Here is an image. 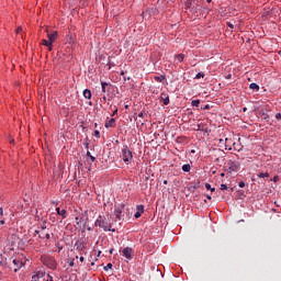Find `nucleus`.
Segmentation results:
<instances>
[{"label":"nucleus","mask_w":281,"mask_h":281,"mask_svg":"<svg viewBox=\"0 0 281 281\" xmlns=\"http://www.w3.org/2000/svg\"><path fill=\"white\" fill-rule=\"evenodd\" d=\"M221 190H227V184H221Z\"/></svg>","instance_id":"e433bc0d"},{"label":"nucleus","mask_w":281,"mask_h":281,"mask_svg":"<svg viewBox=\"0 0 281 281\" xmlns=\"http://www.w3.org/2000/svg\"><path fill=\"white\" fill-rule=\"evenodd\" d=\"M136 213H135V218H139L142 214H144V205L139 204L136 206Z\"/></svg>","instance_id":"6e6552de"},{"label":"nucleus","mask_w":281,"mask_h":281,"mask_svg":"<svg viewBox=\"0 0 281 281\" xmlns=\"http://www.w3.org/2000/svg\"><path fill=\"white\" fill-rule=\"evenodd\" d=\"M123 257L126 258L127 260H133V248L126 247L123 248L122 250Z\"/></svg>","instance_id":"39448f33"},{"label":"nucleus","mask_w":281,"mask_h":281,"mask_svg":"<svg viewBox=\"0 0 281 281\" xmlns=\"http://www.w3.org/2000/svg\"><path fill=\"white\" fill-rule=\"evenodd\" d=\"M16 34H20V32H23V27L19 26L16 30H15Z\"/></svg>","instance_id":"2f4dec72"},{"label":"nucleus","mask_w":281,"mask_h":281,"mask_svg":"<svg viewBox=\"0 0 281 281\" xmlns=\"http://www.w3.org/2000/svg\"><path fill=\"white\" fill-rule=\"evenodd\" d=\"M31 281H43V280H38V279H32Z\"/></svg>","instance_id":"8fccbe9b"},{"label":"nucleus","mask_w":281,"mask_h":281,"mask_svg":"<svg viewBox=\"0 0 281 281\" xmlns=\"http://www.w3.org/2000/svg\"><path fill=\"white\" fill-rule=\"evenodd\" d=\"M201 78H205V75L203 72H199L195 75V80H199Z\"/></svg>","instance_id":"bb28decb"},{"label":"nucleus","mask_w":281,"mask_h":281,"mask_svg":"<svg viewBox=\"0 0 281 281\" xmlns=\"http://www.w3.org/2000/svg\"><path fill=\"white\" fill-rule=\"evenodd\" d=\"M94 136L98 137V138H100V131H98V130L94 131Z\"/></svg>","instance_id":"72a5a7b5"},{"label":"nucleus","mask_w":281,"mask_h":281,"mask_svg":"<svg viewBox=\"0 0 281 281\" xmlns=\"http://www.w3.org/2000/svg\"><path fill=\"white\" fill-rule=\"evenodd\" d=\"M249 89H256L257 91H260V86L258 83H250Z\"/></svg>","instance_id":"5701e85b"},{"label":"nucleus","mask_w":281,"mask_h":281,"mask_svg":"<svg viewBox=\"0 0 281 281\" xmlns=\"http://www.w3.org/2000/svg\"><path fill=\"white\" fill-rule=\"evenodd\" d=\"M257 177L258 179H267L269 178V172H259Z\"/></svg>","instance_id":"6ab92c4d"},{"label":"nucleus","mask_w":281,"mask_h":281,"mask_svg":"<svg viewBox=\"0 0 281 281\" xmlns=\"http://www.w3.org/2000/svg\"><path fill=\"white\" fill-rule=\"evenodd\" d=\"M238 186H239V188H245V182H244V181H240V182L238 183Z\"/></svg>","instance_id":"c9c22d12"},{"label":"nucleus","mask_w":281,"mask_h":281,"mask_svg":"<svg viewBox=\"0 0 281 281\" xmlns=\"http://www.w3.org/2000/svg\"><path fill=\"white\" fill-rule=\"evenodd\" d=\"M126 216H127V218H131V213H127Z\"/></svg>","instance_id":"09e8293b"},{"label":"nucleus","mask_w":281,"mask_h":281,"mask_svg":"<svg viewBox=\"0 0 281 281\" xmlns=\"http://www.w3.org/2000/svg\"><path fill=\"white\" fill-rule=\"evenodd\" d=\"M221 177H225V173H221Z\"/></svg>","instance_id":"13d9d810"},{"label":"nucleus","mask_w":281,"mask_h":281,"mask_svg":"<svg viewBox=\"0 0 281 281\" xmlns=\"http://www.w3.org/2000/svg\"><path fill=\"white\" fill-rule=\"evenodd\" d=\"M207 1V3H211L212 2V0H206Z\"/></svg>","instance_id":"6e6d98bb"},{"label":"nucleus","mask_w":281,"mask_h":281,"mask_svg":"<svg viewBox=\"0 0 281 281\" xmlns=\"http://www.w3.org/2000/svg\"><path fill=\"white\" fill-rule=\"evenodd\" d=\"M110 254H113V248L110 249Z\"/></svg>","instance_id":"864d4df0"},{"label":"nucleus","mask_w":281,"mask_h":281,"mask_svg":"<svg viewBox=\"0 0 281 281\" xmlns=\"http://www.w3.org/2000/svg\"><path fill=\"white\" fill-rule=\"evenodd\" d=\"M276 120H281V113L276 114Z\"/></svg>","instance_id":"4c0bfd02"},{"label":"nucleus","mask_w":281,"mask_h":281,"mask_svg":"<svg viewBox=\"0 0 281 281\" xmlns=\"http://www.w3.org/2000/svg\"><path fill=\"white\" fill-rule=\"evenodd\" d=\"M75 221H76L77 225H87V217H85V216H82V217L77 216L75 218Z\"/></svg>","instance_id":"9b49d317"},{"label":"nucleus","mask_w":281,"mask_h":281,"mask_svg":"<svg viewBox=\"0 0 281 281\" xmlns=\"http://www.w3.org/2000/svg\"><path fill=\"white\" fill-rule=\"evenodd\" d=\"M243 111H244V112L247 111V108H244Z\"/></svg>","instance_id":"4d7b16f0"},{"label":"nucleus","mask_w":281,"mask_h":281,"mask_svg":"<svg viewBox=\"0 0 281 281\" xmlns=\"http://www.w3.org/2000/svg\"><path fill=\"white\" fill-rule=\"evenodd\" d=\"M206 199H209V201H212V195H206Z\"/></svg>","instance_id":"37998d69"},{"label":"nucleus","mask_w":281,"mask_h":281,"mask_svg":"<svg viewBox=\"0 0 281 281\" xmlns=\"http://www.w3.org/2000/svg\"><path fill=\"white\" fill-rule=\"evenodd\" d=\"M45 229H47V225H45V223H43L41 225V229L40 231H35V232H36V234H41V233L45 232Z\"/></svg>","instance_id":"4be33fe9"},{"label":"nucleus","mask_w":281,"mask_h":281,"mask_svg":"<svg viewBox=\"0 0 281 281\" xmlns=\"http://www.w3.org/2000/svg\"><path fill=\"white\" fill-rule=\"evenodd\" d=\"M138 117H144V113L140 112V113L138 114Z\"/></svg>","instance_id":"c03bdc74"},{"label":"nucleus","mask_w":281,"mask_h":281,"mask_svg":"<svg viewBox=\"0 0 281 281\" xmlns=\"http://www.w3.org/2000/svg\"><path fill=\"white\" fill-rule=\"evenodd\" d=\"M44 280H45V281H53V280H52V277H50L49 274H47V273H45Z\"/></svg>","instance_id":"7c9ffc66"},{"label":"nucleus","mask_w":281,"mask_h":281,"mask_svg":"<svg viewBox=\"0 0 281 281\" xmlns=\"http://www.w3.org/2000/svg\"><path fill=\"white\" fill-rule=\"evenodd\" d=\"M42 45H44V47H47L48 52H52L54 47V44L49 40H43Z\"/></svg>","instance_id":"1a4fd4ad"},{"label":"nucleus","mask_w":281,"mask_h":281,"mask_svg":"<svg viewBox=\"0 0 281 281\" xmlns=\"http://www.w3.org/2000/svg\"><path fill=\"white\" fill-rule=\"evenodd\" d=\"M239 164L234 161V160H228L226 162V169L228 170V172H236L239 168Z\"/></svg>","instance_id":"20e7f679"},{"label":"nucleus","mask_w":281,"mask_h":281,"mask_svg":"<svg viewBox=\"0 0 281 281\" xmlns=\"http://www.w3.org/2000/svg\"><path fill=\"white\" fill-rule=\"evenodd\" d=\"M124 78V80H126V77H123Z\"/></svg>","instance_id":"e2e57ef3"},{"label":"nucleus","mask_w":281,"mask_h":281,"mask_svg":"<svg viewBox=\"0 0 281 281\" xmlns=\"http://www.w3.org/2000/svg\"><path fill=\"white\" fill-rule=\"evenodd\" d=\"M126 206L124 204H119L114 209V215L116 216L117 221H122L124 218V211Z\"/></svg>","instance_id":"7ed1b4c3"},{"label":"nucleus","mask_w":281,"mask_h":281,"mask_svg":"<svg viewBox=\"0 0 281 281\" xmlns=\"http://www.w3.org/2000/svg\"><path fill=\"white\" fill-rule=\"evenodd\" d=\"M103 100H106V97H103Z\"/></svg>","instance_id":"052dcab7"},{"label":"nucleus","mask_w":281,"mask_h":281,"mask_svg":"<svg viewBox=\"0 0 281 281\" xmlns=\"http://www.w3.org/2000/svg\"><path fill=\"white\" fill-rule=\"evenodd\" d=\"M100 254H102V251H99V255H98V256H100Z\"/></svg>","instance_id":"680f3d73"},{"label":"nucleus","mask_w":281,"mask_h":281,"mask_svg":"<svg viewBox=\"0 0 281 281\" xmlns=\"http://www.w3.org/2000/svg\"><path fill=\"white\" fill-rule=\"evenodd\" d=\"M85 216H87V211L83 212Z\"/></svg>","instance_id":"bf43d9fd"},{"label":"nucleus","mask_w":281,"mask_h":281,"mask_svg":"<svg viewBox=\"0 0 281 281\" xmlns=\"http://www.w3.org/2000/svg\"><path fill=\"white\" fill-rule=\"evenodd\" d=\"M270 181H273V183H278V181H280V177L274 176L273 179H270Z\"/></svg>","instance_id":"c756f323"},{"label":"nucleus","mask_w":281,"mask_h":281,"mask_svg":"<svg viewBox=\"0 0 281 281\" xmlns=\"http://www.w3.org/2000/svg\"><path fill=\"white\" fill-rule=\"evenodd\" d=\"M0 216H3V207H0Z\"/></svg>","instance_id":"58836bf2"},{"label":"nucleus","mask_w":281,"mask_h":281,"mask_svg":"<svg viewBox=\"0 0 281 281\" xmlns=\"http://www.w3.org/2000/svg\"><path fill=\"white\" fill-rule=\"evenodd\" d=\"M164 186H168V180H164Z\"/></svg>","instance_id":"a18cd8bd"},{"label":"nucleus","mask_w":281,"mask_h":281,"mask_svg":"<svg viewBox=\"0 0 281 281\" xmlns=\"http://www.w3.org/2000/svg\"><path fill=\"white\" fill-rule=\"evenodd\" d=\"M115 113H117V110H114L113 115H115Z\"/></svg>","instance_id":"603ef678"},{"label":"nucleus","mask_w":281,"mask_h":281,"mask_svg":"<svg viewBox=\"0 0 281 281\" xmlns=\"http://www.w3.org/2000/svg\"><path fill=\"white\" fill-rule=\"evenodd\" d=\"M184 8L186 10H190V8H192V0H187L184 3Z\"/></svg>","instance_id":"412c9836"},{"label":"nucleus","mask_w":281,"mask_h":281,"mask_svg":"<svg viewBox=\"0 0 281 281\" xmlns=\"http://www.w3.org/2000/svg\"><path fill=\"white\" fill-rule=\"evenodd\" d=\"M184 58H186V55H183V54H178L175 56L176 63H183Z\"/></svg>","instance_id":"dca6fc26"},{"label":"nucleus","mask_w":281,"mask_h":281,"mask_svg":"<svg viewBox=\"0 0 281 281\" xmlns=\"http://www.w3.org/2000/svg\"><path fill=\"white\" fill-rule=\"evenodd\" d=\"M154 80H156V82H164V80H166V75L155 76Z\"/></svg>","instance_id":"a211bd4d"},{"label":"nucleus","mask_w":281,"mask_h":281,"mask_svg":"<svg viewBox=\"0 0 281 281\" xmlns=\"http://www.w3.org/2000/svg\"><path fill=\"white\" fill-rule=\"evenodd\" d=\"M94 127L98 128V123L94 124Z\"/></svg>","instance_id":"5fc2aeb1"},{"label":"nucleus","mask_w":281,"mask_h":281,"mask_svg":"<svg viewBox=\"0 0 281 281\" xmlns=\"http://www.w3.org/2000/svg\"><path fill=\"white\" fill-rule=\"evenodd\" d=\"M122 159L125 164L133 161V151H131L127 146L122 148Z\"/></svg>","instance_id":"f03ea898"},{"label":"nucleus","mask_w":281,"mask_h":281,"mask_svg":"<svg viewBox=\"0 0 281 281\" xmlns=\"http://www.w3.org/2000/svg\"><path fill=\"white\" fill-rule=\"evenodd\" d=\"M205 188L206 190H211V192H214L216 190L215 188H212L210 183H205Z\"/></svg>","instance_id":"cd10ccee"},{"label":"nucleus","mask_w":281,"mask_h":281,"mask_svg":"<svg viewBox=\"0 0 281 281\" xmlns=\"http://www.w3.org/2000/svg\"><path fill=\"white\" fill-rule=\"evenodd\" d=\"M103 269L104 271H109V269H113V263H108Z\"/></svg>","instance_id":"c85d7f7f"},{"label":"nucleus","mask_w":281,"mask_h":281,"mask_svg":"<svg viewBox=\"0 0 281 281\" xmlns=\"http://www.w3.org/2000/svg\"><path fill=\"white\" fill-rule=\"evenodd\" d=\"M87 157L90 159L91 162L95 161V157L91 155V151H87Z\"/></svg>","instance_id":"b1692460"},{"label":"nucleus","mask_w":281,"mask_h":281,"mask_svg":"<svg viewBox=\"0 0 281 281\" xmlns=\"http://www.w3.org/2000/svg\"><path fill=\"white\" fill-rule=\"evenodd\" d=\"M235 148V150H243V147L240 146V147H234Z\"/></svg>","instance_id":"ea45409f"},{"label":"nucleus","mask_w":281,"mask_h":281,"mask_svg":"<svg viewBox=\"0 0 281 281\" xmlns=\"http://www.w3.org/2000/svg\"><path fill=\"white\" fill-rule=\"evenodd\" d=\"M121 76H124V70L121 71Z\"/></svg>","instance_id":"3c124183"},{"label":"nucleus","mask_w":281,"mask_h":281,"mask_svg":"<svg viewBox=\"0 0 281 281\" xmlns=\"http://www.w3.org/2000/svg\"><path fill=\"white\" fill-rule=\"evenodd\" d=\"M226 78H227V80H229V78H232V75H227Z\"/></svg>","instance_id":"49530a36"},{"label":"nucleus","mask_w":281,"mask_h":281,"mask_svg":"<svg viewBox=\"0 0 281 281\" xmlns=\"http://www.w3.org/2000/svg\"><path fill=\"white\" fill-rule=\"evenodd\" d=\"M56 212L59 216H61L63 218H67V211L66 210H60V207H56Z\"/></svg>","instance_id":"4468645a"},{"label":"nucleus","mask_w":281,"mask_h":281,"mask_svg":"<svg viewBox=\"0 0 281 281\" xmlns=\"http://www.w3.org/2000/svg\"><path fill=\"white\" fill-rule=\"evenodd\" d=\"M47 38L54 44L56 38H58V32L54 31L53 33H47Z\"/></svg>","instance_id":"0eeeda50"},{"label":"nucleus","mask_w":281,"mask_h":281,"mask_svg":"<svg viewBox=\"0 0 281 281\" xmlns=\"http://www.w3.org/2000/svg\"><path fill=\"white\" fill-rule=\"evenodd\" d=\"M13 265L16 267L14 268V271L18 272L19 269H21V267H23V262H21V260H18V259H13Z\"/></svg>","instance_id":"f8f14e48"},{"label":"nucleus","mask_w":281,"mask_h":281,"mask_svg":"<svg viewBox=\"0 0 281 281\" xmlns=\"http://www.w3.org/2000/svg\"><path fill=\"white\" fill-rule=\"evenodd\" d=\"M32 280H43L45 281V270L37 271L33 277Z\"/></svg>","instance_id":"423d86ee"},{"label":"nucleus","mask_w":281,"mask_h":281,"mask_svg":"<svg viewBox=\"0 0 281 281\" xmlns=\"http://www.w3.org/2000/svg\"><path fill=\"white\" fill-rule=\"evenodd\" d=\"M83 98H86V100H91V90L85 89L83 90Z\"/></svg>","instance_id":"f3484780"},{"label":"nucleus","mask_w":281,"mask_h":281,"mask_svg":"<svg viewBox=\"0 0 281 281\" xmlns=\"http://www.w3.org/2000/svg\"><path fill=\"white\" fill-rule=\"evenodd\" d=\"M190 169H191V167L188 164L182 166L183 172H190Z\"/></svg>","instance_id":"393cba45"},{"label":"nucleus","mask_w":281,"mask_h":281,"mask_svg":"<svg viewBox=\"0 0 281 281\" xmlns=\"http://www.w3.org/2000/svg\"><path fill=\"white\" fill-rule=\"evenodd\" d=\"M160 99L165 105L170 104V98L166 97V93H161Z\"/></svg>","instance_id":"ddd939ff"},{"label":"nucleus","mask_w":281,"mask_h":281,"mask_svg":"<svg viewBox=\"0 0 281 281\" xmlns=\"http://www.w3.org/2000/svg\"><path fill=\"white\" fill-rule=\"evenodd\" d=\"M85 146H86V148H89V143H86Z\"/></svg>","instance_id":"de8ad7c7"},{"label":"nucleus","mask_w":281,"mask_h":281,"mask_svg":"<svg viewBox=\"0 0 281 281\" xmlns=\"http://www.w3.org/2000/svg\"><path fill=\"white\" fill-rule=\"evenodd\" d=\"M228 27H231V30H234V24L232 22H227Z\"/></svg>","instance_id":"f704fd0d"},{"label":"nucleus","mask_w":281,"mask_h":281,"mask_svg":"<svg viewBox=\"0 0 281 281\" xmlns=\"http://www.w3.org/2000/svg\"><path fill=\"white\" fill-rule=\"evenodd\" d=\"M113 126H115V119L105 122V128H113Z\"/></svg>","instance_id":"2eb2a0df"},{"label":"nucleus","mask_w":281,"mask_h":281,"mask_svg":"<svg viewBox=\"0 0 281 281\" xmlns=\"http://www.w3.org/2000/svg\"><path fill=\"white\" fill-rule=\"evenodd\" d=\"M42 236H44V238H46V240H49V239L52 238V236L49 235V232H46V233H45V231L41 233L40 238H41Z\"/></svg>","instance_id":"aec40b11"},{"label":"nucleus","mask_w":281,"mask_h":281,"mask_svg":"<svg viewBox=\"0 0 281 281\" xmlns=\"http://www.w3.org/2000/svg\"><path fill=\"white\" fill-rule=\"evenodd\" d=\"M0 225H5V221L1 220Z\"/></svg>","instance_id":"79ce46f5"},{"label":"nucleus","mask_w":281,"mask_h":281,"mask_svg":"<svg viewBox=\"0 0 281 281\" xmlns=\"http://www.w3.org/2000/svg\"><path fill=\"white\" fill-rule=\"evenodd\" d=\"M79 260H80V262H85V257L81 256V257L79 258Z\"/></svg>","instance_id":"a19ab883"},{"label":"nucleus","mask_w":281,"mask_h":281,"mask_svg":"<svg viewBox=\"0 0 281 281\" xmlns=\"http://www.w3.org/2000/svg\"><path fill=\"white\" fill-rule=\"evenodd\" d=\"M202 109H203L204 111H205V110H210V109H211V105H210V104H205Z\"/></svg>","instance_id":"473e14b6"},{"label":"nucleus","mask_w":281,"mask_h":281,"mask_svg":"<svg viewBox=\"0 0 281 281\" xmlns=\"http://www.w3.org/2000/svg\"><path fill=\"white\" fill-rule=\"evenodd\" d=\"M191 104H192V106L199 108V105L201 104V101H200V100H193V101L191 102Z\"/></svg>","instance_id":"a878e982"},{"label":"nucleus","mask_w":281,"mask_h":281,"mask_svg":"<svg viewBox=\"0 0 281 281\" xmlns=\"http://www.w3.org/2000/svg\"><path fill=\"white\" fill-rule=\"evenodd\" d=\"M111 83H109V82H105V81H103V82H101V89H102V93H106V91H110L111 90Z\"/></svg>","instance_id":"9d476101"},{"label":"nucleus","mask_w":281,"mask_h":281,"mask_svg":"<svg viewBox=\"0 0 281 281\" xmlns=\"http://www.w3.org/2000/svg\"><path fill=\"white\" fill-rule=\"evenodd\" d=\"M95 227H100L104 232H115V229H111V223L106 222L104 216L100 215L95 222H94Z\"/></svg>","instance_id":"f257e3e1"}]
</instances>
